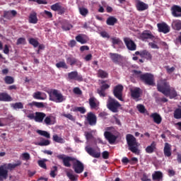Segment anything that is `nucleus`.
I'll list each match as a JSON object with an SVG mask.
<instances>
[{"instance_id":"7","label":"nucleus","mask_w":181,"mask_h":181,"mask_svg":"<svg viewBox=\"0 0 181 181\" xmlns=\"http://www.w3.org/2000/svg\"><path fill=\"white\" fill-rule=\"evenodd\" d=\"M85 124H88L90 127H95L97 125V116L94 112H89L87 113Z\"/></svg>"},{"instance_id":"60","label":"nucleus","mask_w":181,"mask_h":181,"mask_svg":"<svg viewBox=\"0 0 181 181\" xmlns=\"http://www.w3.org/2000/svg\"><path fill=\"white\" fill-rule=\"evenodd\" d=\"M52 170H51L49 175L51 176V177H56V172H57V166H54L52 168Z\"/></svg>"},{"instance_id":"39","label":"nucleus","mask_w":181,"mask_h":181,"mask_svg":"<svg viewBox=\"0 0 181 181\" xmlns=\"http://www.w3.org/2000/svg\"><path fill=\"white\" fill-rule=\"evenodd\" d=\"M71 111H73V112H80L81 114H86L87 112V110L84 107H74L71 109Z\"/></svg>"},{"instance_id":"23","label":"nucleus","mask_w":181,"mask_h":181,"mask_svg":"<svg viewBox=\"0 0 181 181\" xmlns=\"http://www.w3.org/2000/svg\"><path fill=\"white\" fill-rule=\"evenodd\" d=\"M163 152L165 156H167V158L172 156V146L169 143H165Z\"/></svg>"},{"instance_id":"12","label":"nucleus","mask_w":181,"mask_h":181,"mask_svg":"<svg viewBox=\"0 0 181 181\" xmlns=\"http://www.w3.org/2000/svg\"><path fill=\"white\" fill-rule=\"evenodd\" d=\"M52 11L58 12L59 15H63L66 12V8L62 6L60 3H56L51 6Z\"/></svg>"},{"instance_id":"3","label":"nucleus","mask_w":181,"mask_h":181,"mask_svg":"<svg viewBox=\"0 0 181 181\" xmlns=\"http://www.w3.org/2000/svg\"><path fill=\"white\" fill-rule=\"evenodd\" d=\"M170 88V85L169 84V82H168V80L160 78L157 81V90L164 95L169 91Z\"/></svg>"},{"instance_id":"2","label":"nucleus","mask_w":181,"mask_h":181,"mask_svg":"<svg viewBox=\"0 0 181 181\" xmlns=\"http://www.w3.org/2000/svg\"><path fill=\"white\" fill-rule=\"evenodd\" d=\"M47 94L49 97V101H53L54 103H63V101H66V97L57 89H52L47 91Z\"/></svg>"},{"instance_id":"18","label":"nucleus","mask_w":181,"mask_h":181,"mask_svg":"<svg viewBox=\"0 0 181 181\" xmlns=\"http://www.w3.org/2000/svg\"><path fill=\"white\" fill-rule=\"evenodd\" d=\"M8 170H6V165H3L0 166V181L6 180L8 179Z\"/></svg>"},{"instance_id":"50","label":"nucleus","mask_w":181,"mask_h":181,"mask_svg":"<svg viewBox=\"0 0 181 181\" xmlns=\"http://www.w3.org/2000/svg\"><path fill=\"white\" fill-rule=\"evenodd\" d=\"M44 124H45V125H53V122L52 121V117L50 116H45V118L44 119Z\"/></svg>"},{"instance_id":"59","label":"nucleus","mask_w":181,"mask_h":181,"mask_svg":"<svg viewBox=\"0 0 181 181\" xmlns=\"http://www.w3.org/2000/svg\"><path fill=\"white\" fill-rule=\"evenodd\" d=\"M62 115L65 118H68V119H70V121H76V118L71 114H63Z\"/></svg>"},{"instance_id":"58","label":"nucleus","mask_w":181,"mask_h":181,"mask_svg":"<svg viewBox=\"0 0 181 181\" xmlns=\"http://www.w3.org/2000/svg\"><path fill=\"white\" fill-rule=\"evenodd\" d=\"M39 146H47L50 145V141L49 140H44L43 141H40L38 143Z\"/></svg>"},{"instance_id":"61","label":"nucleus","mask_w":181,"mask_h":181,"mask_svg":"<svg viewBox=\"0 0 181 181\" xmlns=\"http://www.w3.org/2000/svg\"><path fill=\"white\" fill-rule=\"evenodd\" d=\"M37 163L40 168H42V169H47L46 163H45L44 160H38Z\"/></svg>"},{"instance_id":"42","label":"nucleus","mask_w":181,"mask_h":181,"mask_svg":"<svg viewBox=\"0 0 181 181\" xmlns=\"http://www.w3.org/2000/svg\"><path fill=\"white\" fill-rule=\"evenodd\" d=\"M28 105L30 107H37V108H43V107H45V104H43V103L42 102H35L33 101L31 103H28Z\"/></svg>"},{"instance_id":"1","label":"nucleus","mask_w":181,"mask_h":181,"mask_svg":"<svg viewBox=\"0 0 181 181\" xmlns=\"http://www.w3.org/2000/svg\"><path fill=\"white\" fill-rule=\"evenodd\" d=\"M126 141L129 146V151H131L132 153L139 155L140 151L138 148H139L140 144L136 141V138L134 135L129 134L126 136Z\"/></svg>"},{"instance_id":"15","label":"nucleus","mask_w":181,"mask_h":181,"mask_svg":"<svg viewBox=\"0 0 181 181\" xmlns=\"http://www.w3.org/2000/svg\"><path fill=\"white\" fill-rule=\"evenodd\" d=\"M68 78L69 80H75L76 81H83V76L78 74V72L74 71L68 73Z\"/></svg>"},{"instance_id":"52","label":"nucleus","mask_w":181,"mask_h":181,"mask_svg":"<svg viewBox=\"0 0 181 181\" xmlns=\"http://www.w3.org/2000/svg\"><path fill=\"white\" fill-rule=\"evenodd\" d=\"M79 12L82 16H87L88 15V9L84 7L79 8Z\"/></svg>"},{"instance_id":"64","label":"nucleus","mask_w":181,"mask_h":181,"mask_svg":"<svg viewBox=\"0 0 181 181\" xmlns=\"http://www.w3.org/2000/svg\"><path fill=\"white\" fill-rule=\"evenodd\" d=\"M3 16L6 19H12V16L11 15V11H4Z\"/></svg>"},{"instance_id":"8","label":"nucleus","mask_w":181,"mask_h":181,"mask_svg":"<svg viewBox=\"0 0 181 181\" xmlns=\"http://www.w3.org/2000/svg\"><path fill=\"white\" fill-rule=\"evenodd\" d=\"M122 91H124V86L122 85H117L114 88L113 94L115 98L119 100V101H124L122 98Z\"/></svg>"},{"instance_id":"9","label":"nucleus","mask_w":181,"mask_h":181,"mask_svg":"<svg viewBox=\"0 0 181 181\" xmlns=\"http://www.w3.org/2000/svg\"><path fill=\"white\" fill-rule=\"evenodd\" d=\"M73 169L75 173H83V172H84V165L80 160H76V161L73 163Z\"/></svg>"},{"instance_id":"13","label":"nucleus","mask_w":181,"mask_h":181,"mask_svg":"<svg viewBox=\"0 0 181 181\" xmlns=\"http://www.w3.org/2000/svg\"><path fill=\"white\" fill-rule=\"evenodd\" d=\"M85 151L87 152V153H88V155H90V156H92L93 158H98L100 156H101V153L95 151V150L90 146H86Z\"/></svg>"},{"instance_id":"40","label":"nucleus","mask_w":181,"mask_h":181,"mask_svg":"<svg viewBox=\"0 0 181 181\" xmlns=\"http://www.w3.org/2000/svg\"><path fill=\"white\" fill-rule=\"evenodd\" d=\"M97 76L100 78H107L108 77V73H107V71H105L103 69H99L98 71Z\"/></svg>"},{"instance_id":"37","label":"nucleus","mask_w":181,"mask_h":181,"mask_svg":"<svg viewBox=\"0 0 181 181\" xmlns=\"http://www.w3.org/2000/svg\"><path fill=\"white\" fill-rule=\"evenodd\" d=\"M88 101L91 110H95V108L98 107V105L97 104V99H95V98L91 97L89 98Z\"/></svg>"},{"instance_id":"54","label":"nucleus","mask_w":181,"mask_h":181,"mask_svg":"<svg viewBox=\"0 0 181 181\" xmlns=\"http://www.w3.org/2000/svg\"><path fill=\"white\" fill-rule=\"evenodd\" d=\"M132 73H133V76L134 77H136V78H140L141 80V76H142V71H138V70H133L132 71Z\"/></svg>"},{"instance_id":"6","label":"nucleus","mask_w":181,"mask_h":181,"mask_svg":"<svg viewBox=\"0 0 181 181\" xmlns=\"http://www.w3.org/2000/svg\"><path fill=\"white\" fill-rule=\"evenodd\" d=\"M57 159H59V160H62L63 165L66 168H71V164L70 162H74V160H76V158L71 156H66L64 154H59L57 156Z\"/></svg>"},{"instance_id":"45","label":"nucleus","mask_w":181,"mask_h":181,"mask_svg":"<svg viewBox=\"0 0 181 181\" xmlns=\"http://www.w3.org/2000/svg\"><path fill=\"white\" fill-rule=\"evenodd\" d=\"M11 107L13 110H23V103L21 102L13 103Z\"/></svg>"},{"instance_id":"27","label":"nucleus","mask_w":181,"mask_h":181,"mask_svg":"<svg viewBox=\"0 0 181 181\" xmlns=\"http://www.w3.org/2000/svg\"><path fill=\"white\" fill-rule=\"evenodd\" d=\"M141 39L144 40V39H155V36L152 35V33L149 30L144 31L141 35Z\"/></svg>"},{"instance_id":"30","label":"nucleus","mask_w":181,"mask_h":181,"mask_svg":"<svg viewBox=\"0 0 181 181\" xmlns=\"http://www.w3.org/2000/svg\"><path fill=\"white\" fill-rule=\"evenodd\" d=\"M37 13L36 12L31 13L28 17V22L29 23H37Z\"/></svg>"},{"instance_id":"48","label":"nucleus","mask_w":181,"mask_h":181,"mask_svg":"<svg viewBox=\"0 0 181 181\" xmlns=\"http://www.w3.org/2000/svg\"><path fill=\"white\" fill-rule=\"evenodd\" d=\"M30 45H32L33 47H37L39 46V41L35 38H30L28 40Z\"/></svg>"},{"instance_id":"25","label":"nucleus","mask_w":181,"mask_h":181,"mask_svg":"<svg viewBox=\"0 0 181 181\" xmlns=\"http://www.w3.org/2000/svg\"><path fill=\"white\" fill-rule=\"evenodd\" d=\"M46 118V115L42 112H35V122H43V119Z\"/></svg>"},{"instance_id":"33","label":"nucleus","mask_w":181,"mask_h":181,"mask_svg":"<svg viewBox=\"0 0 181 181\" xmlns=\"http://www.w3.org/2000/svg\"><path fill=\"white\" fill-rule=\"evenodd\" d=\"M118 23V19H117V18L114 16H110L106 20V24L108 26H114L115 23Z\"/></svg>"},{"instance_id":"57","label":"nucleus","mask_w":181,"mask_h":181,"mask_svg":"<svg viewBox=\"0 0 181 181\" xmlns=\"http://www.w3.org/2000/svg\"><path fill=\"white\" fill-rule=\"evenodd\" d=\"M26 43V39L24 37H20L17 40L16 45L19 46V45H25Z\"/></svg>"},{"instance_id":"55","label":"nucleus","mask_w":181,"mask_h":181,"mask_svg":"<svg viewBox=\"0 0 181 181\" xmlns=\"http://www.w3.org/2000/svg\"><path fill=\"white\" fill-rule=\"evenodd\" d=\"M21 158L23 160H30V154H29V153H23Z\"/></svg>"},{"instance_id":"47","label":"nucleus","mask_w":181,"mask_h":181,"mask_svg":"<svg viewBox=\"0 0 181 181\" xmlns=\"http://www.w3.org/2000/svg\"><path fill=\"white\" fill-rule=\"evenodd\" d=\"M37 134L41 135V136H45V138L50 139V134L46 131L37 130Z\"/></svg>"},{"instance_id":"17","label":"nucleus","mask_w":181,"mask_h":181,"mask_svg":"<svg viewBox=\"0 0 181 181\" xmlns=\"http://www.w3.org/2000/svg\"><path fill=\"white\" fill-rule=\"evenodd\" d=\"M102 86L100 89H98V93L100 97H105V90L110 88V85L105 83V81H101Z\"/></svg>"},{"instance_id":"43","label":"nucleus","mask_w":181,"mask_h":181,"mask_svg":"<svg viewBox=\"0 0 181 181\" xmlns=\"http://www.w3.org/2000/svg\"><path fill=\"white\" fill-rule=\"evenodd\" d=\"M4 80L6 84H13L15 83V79L11 76H6Z\"/></svg>"},{"instance_id":"32","label":"nucleus","mask_w":181,"mask_h":181,"mask_svg":"<svg viewBox=\"0 0 181 181\" xmlns=\"http://www.w3.org/2000/svg\"><path fill=\"white\" fill-rule=\"evenodd\" d=\"M110 59L115 63V64H118L119 63V59H121V55L117 53H110Z\"/></svg>"},{"instance_id":"49","label":"nucleus","mask_w":181,"mask_h":181,"mask_svg":"<svg viewBox=\"0 0 181 181\" xmlns=\"http://www.w3.org/2000/svg\"><path fill=\"white\" fill-rule=\"evenodd\" d=\"M174 118H175V119H181V109L180 108H177L174 111Z\"/></svg>"},{"instance_id":"38","label":"nucleus","mask_w":181,"mask_h":181,"mask_svg":"<svg viewBox=\"0 0 181 181\" xmlns=\"http://www.w3.org/2000/svg\"><path fill=\"white\" fill-rule=\"evenodd\" d=\"M172 28L174 30H181V21L175 20L172 23Z\"/></svg>"},{"instance_id":"11","label":"nucleus","mask_w":181,"mask_h":181,"mask_svg":"<svg viewBox=\"0 0 181 181\" xmlns=\"http://www.w3.org/2000/svg\"><path fill=\"white\" fill-rule=\"evenodd\" d=\"M158 32L161 33H169L170 32V28L166 23H159L157 24Z\"/></svg>"},{"instance_id":"5","label":"nucleus","mask_w":181,"mask_h":181,"mask_svg":"<svg viewBox=\"0 0 181 181\" xmlns=\"http://www.w3.org/2000/svg\"><path fill=\"white\" fill-rule=\"evenodd\" d=\"M141 81L146 86H155V76L150 73H145L141 76Z\"/></svg>"},{"instance_id":"34","label":"nucleus","mask_w":181,"mask_h":181,"mask_svg":"<svg viewBox=\"0 0 181 181\" xmlns=\"http://www.w3.org/2000/svg\"><path fill=\"white\" fill-rule=\"evenodd\" d=\"M35 100H46V93H42L40 91L34 93L33 95Z\"/></svg>"},{"instance_id":"26","label":"nucleus","mask_w":181,"mask_h":181,"mask_svg":"<svg viewBox=\"0 0 181 181\" xmlns=\"http://www.w3.org/2000/svg\"><path fill=\"white\" fill-rule=\"evenodd\" d=\"M67 177L71 181H78V175H76L73 173V170H71L70 171H66V172Z\"/></svg>"},{"instance_id":"24","label":"nucleus","mask_w":181,"mask_h":181,"mask_svg":"<svg viewBox=\"0 0 181 181\" xmlns=\"http://www.w3.org/2000/svg\"><path fill=\"white\" fill-rule=\"evenodd\" d=\"M165 97H169L170 100H173V98H176V96L177 95V92H176V90L174 89V88H169V91L166 92V94H164Z\"/></svg>"},{"instance_id":"29","label":"nucleus","mask_w":181,"mask_h":181,"mask_svg":"<svg viewBox=\"0 0 181 181\" xmlns=\"http://www.w3.org/2000/svg\"><path fill=\"white\" fill-rule=\"evenodd\" d=\"M21 165H22V161H21L19 160H18L16 161V163H14V164L8 163L7 165V166L5 164L6 170H8H8H13V169H15L16 168H18V166H21Z\"/></svg>"},{"instance_id":"16","label":"nucleus","mask_w":181,"mask_h":181,"mask_svg":"<svg viewBox=\"0 0 181 181\" xmlns=\"http://www.w3.org/2000/svg\"><path fill=\"white\" fill-rule=\"evenodd\" d=\"M104 136L110 144H115V141H117V139L118 138L110 132H105Z\"/></svg>"},{"instance_id":"62","label":"nucleus","mask_w":181,"mask_h":181,"mask_svg":"<svg viewBox=\"0 0 181 181\" xmlns=\"http://www.w3.org/2000/svg\"><path fill=\"white\" fill-rule=\"evenodd\" d=\"M73 91H74V93L76 94L77 95H81V94H83L81 89H80V88L78 87L74 88Z\"/></svg>"},{"instance_id":"53","label":"nucleus","mask_w":181,"mask_h":181,"mask_svg":"<svg viewBox=\"0 0 181 181\" xmlns=\"http://www.w3.org/2000/svg\"><path fill=\"white\" fill-rule=\"evenodd\" d=\"M112 42L113 45H117L118 46H122V41L117 37H112Z\"/></svg>"},{"instance_id":"56","label":"nucleus","mask_w":181,"mask_h":181,"mask_svg":"<svg viewBox=\"0 0 181 181\" xmlns=\"http://www.w3.org/2000/svg\"><path fill=\"white\" fill-rule=\"evenodd\" d=\"M137 110L141 112V114H145V112L146 111V109L144 105H138Z\"/></svg>"},{"instance_id":"35","label":"nucleus","mask_w":181,"mask_h":181,"mask_svg":"<svg viewBox=\"0 0 181 181\" xmlns=\"http://www.w3.org/2000/svg\"><path fill=\"white\" fill-rule=\"evenodd\" d=\"M155 149H156V142L152 141L151 145L146 148V153H153Z\"/></svg>"},{"instance_id":"20","label":"nucleus","mask_w":181,"mask_h":181,"mask_svg":"<svg viewBox=\"0 0 181 181\" xmlns=\"http://www.w3.org/2000/svg\"><path fill=\"white\" fill-rule=\"evenodd\" d=\"M150 117L152 118L153 122L157 124V125L160 124L162 122V117L158 112L152 113Z\"/></svg>"},{"instance_id":"4","label":"nucleus","mask_w":181,"mask_h":181,"mask_svg":"<svg viewBox=\"0 0 181 181\" xmlns=\"http://www.w3.org/2000/svg\"><path fill=\"white\" fill-rule=\"evenodd\" d=\"M107 108L112 112H118V108L121 107V104L115 98L109 97L107 101Z\"/></svg>"},{"instance_id":"31","label":"nucleus","mask_w":181,"mask_h":181,"mask_svg":"<svg viewBox=\"0 0 181 181\" xmlns=\"http://www.w3.org/2000/svg\"><path fill=\"white\" fill-rule=\"evenodd\" d=\"M153 180L160 181L163 179V174L160 171H155L154 173L152 174Z\"/></svg>"},{"instance_id":"28","label":"nucleus","mask_w":181,"mask_h":181,"mask_svg":"<svg viewBox=\"0 0 181 181\" xmlns=\"http://www.w3.org/2000/svg\"><path fill=\"white\" fill-rule=\"evenodd\" d=\"M0 101L9 102L12 101V97L7 93H0Z\"/></svg>"},{"instance_id":"19","label":"nucleus","mask_w":181,"mask_h":181,"mask_svg":"<svg viewBox=\"0 0 181 181\" xmlns=\"http://www.w3.org/2000/svg\"><path fill=\"white\" fill-rule=\"evenodd\" d=\"M136 8L137 11H139L140 12H141L142 11H146V9L149 8V6H148V4H145L144 2L141 1V0H137Z\"/></svg>"},{"instance_id":"22","label":"nucleus","mask_w":181,"mask_h":181,"mask_svg":"<svg viewBox=\"0 0 181 181\" xmlns=\"http://www.w3.org/2000/svg\"><path fill=\"white\" fill-rule=\"evenodd\" d=\"M172 13L175 18H180L181 16V7L174 5L172 8Z\"/></svg>"},{"instance_id":"44","label":"nucleus","mask_w":181,"mask_h":181,"mask_svg":"<svg viewBox=\"0 0 181 181\" xmlns=\"http://www.w3.org/2000/svg\"><path fill=\"white\" fill-rule=\"evenodd\" d=\"M52 139L54 142H57V144H64L65 141L63 138L59 136L57 134H54L52 136Z\"/></svg>"},{"instance_id":"63","label":"nucleus","mask_w":181,"mask_h":181,"mask_svg":"<svg viewBox=\"0 0 181 181\" xmlns=\"http://www.w3.org/2000/svg\"><path fill=\"white\" fill-rule=\"evenodd\" d=\"M165 70H167V73L168 74H172V73H173L175 70L174 66L170 68V67H169V66H165Z\"/></svg>"},{"instance_id":"14","label":"nucleus","mask_w":181,"mask_h":181,"mask_svg":"<svg viewBox=\"0 0 181 181\" xmlns=\"http://www.w3.org/2000/svg\"><path fill=\"white\" fill-rule=\"evenodd\" d=\"M124 42L128 50H131L132 52L136 50V44H135L132 40L129 38H124Z\"/></svg>"},{"instance_id":"21","label":"nucleus","mask_w":181,"mask_h":181,"mask_svg":"<svg viewBox=\"0 0 181 181\" xmlns=\"http://www.w3.org/2000/svg\"><path fill=\"white\" fill-rule=\"evenodd\" d=\"M131 97L133 100H138L141 97V88H136L134 89H131Z\"/></svg>"},{"instance_id":"41","label":"nucleus","mask_w":181,"mask_h":181,"mask_svg":"<svg viewBox=\"0 0 181 181\" xmlns=\"http://www.w3.org/2000/svg\"><path fill=\"white\" fill-rule=\"evenodd\" d=\"M75 39L76 42L81 43V45H86V43H87V40L84 39V37H83V35H81V34L76 35Z\"/></svg>"},{"instance_id":"51","label":"nucleus","mask_w":181,"mask_h":181,"mask_svg":"<svg viewBox=\"0 0 181 181\" xmlns=\"http://www.w3.org/2000/svg\"><path fill=\"white\" fill-rule=\"evenodd\" d=\"M73 25L69 23H65L62 25V28L63 30L67 31L70 30V29H72Z\"/></svg>"},{"instance_id":"46","label":"nucleus","mask_w":181,"mask_h":181,"mask_svg":"<svg viewBox=\"0 0 181 181\" xmlns=\"http://www.w3.org/2000/svg\"><path fill=\"white\" fill-rule=\"evenodd\" d=\"M56 67L57 69H69V66H67V64H66V62L62 61L56 64Z\"/></svg>"},{"instance_id":"36","label":"nucleus","mask_w":181,"mask_h":181,"mask_svg":"<svg viewBox=\"0 0 181 181\" xmlns=\"http://www.w3.org/2000/svg\"><path fill=\"white\" fill-rule=\"evenodd\" d=\"M141 57L146 59V60H152V54L146 49L141 51Z\"/></svg>"},{"instance_id":"10","label":"nucleus","mask_w":181,"mask_h":181,"mask_svg":"<svg viewBox=\"0 0 181 181\" xmlns=\"http://www.w3.org/2000/svg\"><path fill=\"white\" fill-rule=\"evenodd\" d=\"M66 63L67 64H70L72 67L73 66H78V67H81L82 64L78 59H76V57H73V55H69L66 57Z\"/></svg>"}]
</instances>
